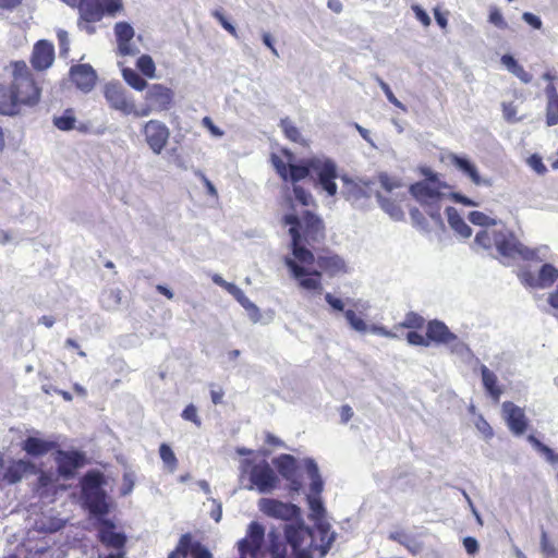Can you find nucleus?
Returning <instances> with one entry per match:
<instances>
[{
    "label": "nucleus",
    "instance_id": "f257e3e1",
    "mask_svg": "<svg viewBox=\"0 0 558 558\" xmlns=\"http://www.w3.org/2000/svg\"><path fill=\"white\" fill-rule=\"evenodd\" d=\"M475 243L485 250L495 247L505 259L543 260L546 257L547 246L529 248L522 244L512 231L482 230L475 235Z\"/></svg>",
    "mask_w": 558,
    "mask_h": 558
},
{
    "label": "nucleus",
    "instance_id": "f03ea898",
    "mask_svg": "<svg viewBox=\"0 0 558 558\" xmlns=\"http://www.w3.org/2000/svg\"><path fill=\"white\" fill-rule=\"evenodd\" d=\"M310 174L318 178L319 185L328 195L336 194L337 185L333 180L337 178V168L330 159L314 157L306 165H289L288 178L292 182H298Z\"/></svg>",
    "mask_w": 558,
    "mask_h": 558
},
{
    "label": "nucleus",
    "instance_id": "7ed1b4c3",
    "mask_svg": "<svg viewBox=\"0 0 558 558\" xmlns=\"http://www.w3.org/2000/svg\"><path fill=\"white\" fill-rule=\"evenodd\" d=\"M20 112L23 107H35L40 101L41 89L36 84L33 74L25 62L13 64L12 82L10 84Z\"/></svg>",
    "mask_w": 558,
    "mask_h": 558
},
{
    "label": "nucleus",
    "instance_id": "20e7f679",
    "mask_svg": "<svg viewBox=\"0 0 558 558\" xmlns=\"http://www.w3.org/2000/svg\"><path fill=\"white\" fill-rule=\"evenodd\" d=\"M286 538L290 546L293 549L296 558H313L314 551H319L322 554L320 548V537L317 532V527L315 530H311L305 526L303 523L298 524H287L284 527Z\"/></svg>",
    "mask_w": 558,
    "mask_h": 558
},
{
    "label": "nucleus",
    "instance_id": "39448f33",
    "mask_svg": "<svg viewBox=\"0 0 558 558\" xmlns=\"http://www.w3.org/2000/svg\"><path fill=\"white\" fill-rule=\"evenodd\" d=\"M409 191L435 225L440 229H445V222L440 213L441 201L445 194L439 191V186H432L429 182H416L410 185Z\"/></svg>",
    "mask_w": 558,
    "mask_h": 558
},
{
    "label": "nucleus",
    "instance_id": "423d86ee",
    "mask_svg": "<svg viewBox=\"0 0 558 558\" xmlns=\"http://www.w3.org/2000/svg\"><path fill=\"white\" fill-rule=\"evenodd\" d=\"M102 477L98 473H87L83 481V497L88 509L94 514H106L109 507L106 493L101 488Z\"/></svg>",
    "mask_w": 558,
    "mask_h": 558
},
{
    "label": "nucleus",
    "instance_id": "0eeeda50",
    "mask_svg": "<svg viewBox=\"0 0 558 558\" xmlns=\"http://www.w3.org/2000/svg\"><path fill=\"white\" fill-rule=\"evenodd\" d=\"M307 502L311 509V518L316 521L317 532L322 544V556H325L331 547V544L336 539V533L330 531L328 523L323 521L324 507L319 496L307 495Z\"/></svg>",
    "mask_w": 558,
    "mask_h": 558
},
{
    "label": "nucleus",
    "instance_id": "6e6552de",
    "mask_svg": "<svg viewBox=\"0 0 558 558\" xmlns=\"http://www.w3.org/2000/svg\"><path fill=\"white\" fill-rule=\"evenodd\" d=\"M142 133L145 142L155 155H160L167 146L170 130L159 120H149L143 124Z\"/></svg>",
    "mask_w": 558,
    "mask_h": 558
},
{
    "label": "nucleus",
    "instance_id": "1a4fd4ad",
    "mask_svg": "<svg viewBox=\"0 0 558 558\" xmlns=\"http://www.w3.org/2000/svg\"><path fill=\"white\" fill-rule=\"evenodd\" d=\"M104 96L108 106L123 116L134 112V99L120 83H108L104 87Z\"/></svg>",
    "mask_w": 558,
    "mask_h": 558
},
{
    "label": "nucleus",
    "instance_id": "9d476101",
    "mask_svg": "<svg viewBox=\"0 0 558 558\" xmlns=\"http://www.w3.org/2000/svg\"><path fill=\"white\" fill-rule=\"evenodd\" d=\"M250 481L248 489L256 487L260 494H269L276 488L278 478L269 463L262 461L253 465L250 471Z\"/></svg>",
    "mask_w": 558,
    "mask_h": 558
},
{
    "label": "nucleus",
    "instance_id": "9b49d317",
    "mask_svg": "<svg viewBox=\"0 0 558 558\" xmlns=\"http://www.w3.org/2000/svg\"><path fill=\"white\" fill-rule=\"evenodd\" d=\"M264 526L258 522H251L246 536L238 543L240 558H246L247 556L256 557L264 543Z\"/></svg>",
    "mask_w": 558,
    "mask_h": 558
},
{
    "label": "nucleus",
    "instance_id": "f8f14e48",
    "mask_svg": "<svg viewBox=\"0 0 558 558\" xmlns=\"http://www.w3.org/2000/svg\"><path fill=\"white\" fill-rule=\"evenodd\" d=\"M522 283L531 288L545 289L550 287L558 278V269L551 264H544L537 274L531 270H522L519 274Z\"/></svg>",
    "mask_w": 558,
    "mask_h": 558
},
{
    "label": "nucleus",
    "instance_id": "ddd939ff",
    "mask_svg": "<svg viewBox=\"0 0 558 558\" xmlns=\"http://www.w3.org/2000/svg\"><path fill=\"white\" fill-rule=\"evenodd\" d=\"M502 417L514 436H522L529 426V418L524 409L511 401H505L501 405Z\"/></svg>",
    "mask_w": 558,
    "mask_h": 558
},
{
    "label": "nucleus",
    "instance_id": "4468645a",
    "mask_svg": "<svg viewBox=\"0 0 558 558\" xmlns=\"http://www.w3.org/2000/svg\"><path fill=\"white\" fill-rule=\"evenodd\" d=\"M259 509L268 517L284 521L298 518L300 513V509L295 505L269 498H263L259 500Z\"/></svg>",
    "mask_w": 558,
    "mask_h": 558
},
{
    "label": "nucleus",
    "instance_id": "2eb2a0df",
    "mask_svg": "<svg viewBox=\"0 0 558 558\" xmlns=\"http://www.w3.org/2000/svg\"><path fill=\"white\" fill-rule=\"evenodd\" d=\"M174 93L162 84H153L147 87L145 101L157 112L167 111L171 108Z\"/></svg>",
    "mask_w": 558,
    "mask_h": 558
},
{
    "label": "nucleus",
    "instance_id": "dca6fc26",
    "mask_svg": "<svg viewBox=\"0 0 558 558\" xmlns=\"http://www.w3.org/2000/svg\"><path fill=\"white\" fill-rule=\"evenodd\" d=\"M286 266L290 269L292 276L299 280V284L308 291L320 290V274L318 271L310 272L304 267H301L291 257L284 258Z\"/></svg>",
    "mask_w": 558,
    "mask_h": 558
},
{
    "label": "nucleus",
    "instance_id": "f3484780",
    "mask_svg": "<svg viewBox=\"0 0 558 558\" xmlns=\"http://www.w3.org/2000/svg\"><path fill=\"white\" fill-rule=\"evenodd\" d=\"M58 470L63 478H71L85 464V456L78 451H59L56 457Z\"/></svg>",
    "mask_w": 558,
    "mask_h": 558
},
{
    "label": "nucleus",
    "instance_id": "a211bd4d",
    "mask_svg": "<svg viewBox=\"0 0 558 558\" xmlns=\"http://www.w3.org/2000/svg\"><path fill=\"white\" fill-rule=\"evenodd\" d=\"M114 34L118 41V50L122 56H135L140 52L137 46L132 43L134 37L133 27L125 22H119L114 26Z\"/></svg>",
    "mask_w": 558,
    "mask_h": 558
},
{
    "label": "nucleus",
    "instance_id": "6ab92c4d",
    "mask_svg": "<svg viewBox=\"0 0 558 558\" xmlns=\"http://www.w3.org/2000/svg\"><path fill=\"white\" fill-rule=\"evenodd\" d=\"M72 82L84 93L90 92L97 80V74L89 64L73 65L70 70Z\"/></svg>",
    "mask_w": 558,
    "mask_h": 558
},
{
    "label": "nucleus",
    "instance_id": "aec40b11",
    "mask_svg": "<svg viewBox=\"0 0 558 558\" xmlns=\"http://www.w3.org/2000/svg\"><path fill=\"white\" fill-rule=\"evenodd\" d=\"M54 60L53 45L45 39L37 41L33 48L32 65L38 71H43L51 66Z\"/></svg>",
    "mask_w": 558,
    "mask_h": 558
},
{
    "label": "nucleus",
    "instance_id": "412c9836",
    "mask_svg": "<svg viewBox=\"0 0 558 558\" xmlns=\"http://www.w3.org/2000/svg\"><path fill=\"white\" fill-rule=\"evenodd\" d=\"M448 159L452 166L465 174L475 185H492L489 179H483L480 175L476 166L466 156L450 154Z\"/></svg>",
    "mask_w": 558,
    "mask_h": 558
},
{
    "label": "nucleus",
    "instance_id": "4be33fe9",
    "mask_svg": "<svg viewBox=\"0 0 558 558\" xmlns=\"http://www.w3.org/2000/svg\"><path fill=\"white\" fill-rule=\"evenodd\" d=\"M192 550L193 558H213L209 550L199 544L192 545V539L189 534L181 536L179 545L168 558H186L187 551Z\"/></svg>",
    "mask_w": 558,
    "mask_h": 558
},
{
    "label": "nucleus",
    "instance_id": "5701e85b",
    "mask_svg": "<svg viewBox=\"0 0 558 558\" xmlns=\"http://www.w3.org/2000/svg\"><path fill=\"white\" fill-rule=\"evenodd\" d=\"M426 336L430 341L440 344H449L450 340H456V333L451 332L445 323L437 319L427 324Z\"/></svg>",
    "mask_w": 558,
    "mask_h": 558
},
{
    "label": "nucleus",
    "instance_id": "b1692460",
    "mask_svg": "<svg viewBox=\"0 0 558 558\" xmlns=\"http://www.w3.org/2000/svg\"><path fill=\"white\" fill-rule=\"evenodd\" d=\"M351 328L360 333H373L385 338H395L396 333L386 329L384 326L375 324H367L362 318L357 317L353 310H351Z\"/></svg>",
    "mask_w": 558,
    "mask_h": 558
},
{
    "label": "nucleus",
    "instance_id": "393cba45",
    "mask_svg": "<svg viewBox=\"0 0 558 558\" xmlns=\"http://www.w3.org/2000/svg\"><path fill=\"white\" fill-rule=\"evenodd\" d=\"M76 7L83 22H98L105 13V9L99 0H80Z\"/></svg>",
    "mask_w": 558,
    "mask_h": 558
},
{
    "label": "nucleus",
    "instance_id": "a878e982",
    "mask_svg": "<svg viewBox=\"0 0 558 558\" xmlns=\"http://www.w3.org/2000/svg\"><path fill=\"white\" fill-rule=\"evenodd\" d=\"M480 371L484 389L495 402H498L502 395V390L498 386V378L496 374L484 364L480 366Z\"/></svg>",
    "mask_w": 558,
    "mask_h": 558
},
{
    "label": "nucleus",
    "instance_id": "bb28decb",
    "mask_svg": "<svg viewBox=\"0 0 558 558\" xmlns=\"http://www.w3.org/2000/svg\"><path fill=\"white\" fill-rule=\"evenodd\" d=\"M20 113L11 86L0 83V114L14 117Z\"/></svg>",
    "mask_w": 558,
    "mask_h": 558
},
{
    "label": "nucleus",
    "instance_id": "cd10ccee",
    "mask_svg": "<svg viewBox=\"0 0 558 558\" xmlns=\"http://www.w3.org/2000/svg\"><path fill=\"white\" fill-rule=\"evenodd\" d=\"M447 219L450 228L461 238L468 239L472 234V229L466 225L454 207L446 208Z\"/></svg>",
    "mask_w": 558,
    "mask_h": 558
},
{
    "label": "nucleus",
    "instance_id": "c85d7f7f",
    "mask_svg": "<svg viewBox=\"0 0 558 558\" xmlns=\"http://www.w3.org/2000/svg\"><path fill=\"white\" fill-rule=\"evenodd\" d=\"M113 524L106 520L102 522V529L99 532L100 539L104 544H107L113 548H121L125 543V536L121 533L114 532Z\"/></svg>",
    "mask_w": 558,
    "mask_h": 558
},
{
    "label": "nucleus",
    "instance_id": "c756f323",
    "mask_svg": "<svg viewBox=\"0 0 558 558\" xmlns=\"http://www.w3.org/2000/svg\"><path fill=\"white\" fill-rule=\"evenodd\" d=\"M290 235L292 238V253L295 259L303 264H310L313 262L314 256L311 251L300 245L301 235L295 228H290Z\"/></svg>",
    "mask_w": 558,
    "mask_h": 558
},
{
    "label": "nucleus",
    "instance_id": "7c9ffc66",
    "mask_svg": "<svg viewBox=\"0 0 558 558\" xmlns=\"http://www.w3.org/2000/svg\"><path fill=\"white\" fill-rule=\"evenodd\" d=\"M53 442L37 437H28L23 442V449L32 456H43L50 451Z\"/></svg>",
    "mask_w": 558,
    "mask_h": 558
},
{
    "label": "nucleus",
    "instance_id": "2f4dec72",
    "mask_svg": "<svg viewBox=\"0 0 558 558\" xmlns=\"http://www.w3.org/2000/svg\"><path fill=\"white\" fill-rule=\"evenodd\" d=\"M377 201L380 205V208L389 215V217L396 221H400L404 218V213L400 207L397 199H392L389 197H384L381 194L377 193Z\"/></svg>",
    "mask_w": 558,
    "mask_h": 558
},
{
    "label": "nucleus",
    "instance_id": "473e14b6",
    "mask_svg": "<svg viewBox=\"0 0 558 558\" xmlns=\"http://www.w3.org/2000/svg\"><path fill=\"white\" fill-rule=\"evenodd\" d=\"M305 468H306V471L311 478V485H310L311 493L308 495L319 496V494L323 490L324 483L319 475L318 466L314 460L306 459Z\"/></svg>",
    "mask_w": 558,
    "mask_h": 558
},
{
    "label": "nucleus",
    "instance_id": "72a5a7b5",
    "mask_svg": "<svg viewBox=\"0 0 558 558\" xmlns=\"http://www.w3.org/2000/svg\"><path fill=\"white\" fill-rule=\"evenodd\" d=\"M76 118L73 109H66L61 116H54L52 119L53 125L60 131H71L77 129L83 131L82 126L75 125Z\"/></svg>",
    "mask_w": 558,
    "mask_h": 558
},
{
    "label": "nucleus",
    "instance_id": "f704fd0d",
    "mask_svg": "<svg viewBox=\"0 0 558 558\" xmlns=\"http://www.w3.org/2000/svg\"><path fill=\"white\" fill-rule=\"evenodd\" d=\"M29 463L24 460L13 461L7 469L4 474V480L10 484H14L23 477V475L28 471Z\"/></svg>",
    "mask_w": 558,
    "mask_h": 558
},
{
    "label": "nucleus",
    "instance_id": "c9c22d12",
    "mask_svg": "<svg viewBox=\"0 0 558 558\" xmlns=\"http://www.w3.org/2000/svg\"><path fill=\"white\" fill-rule=\"evenodd\" d=\"M274 463L277 465L279 473L287 480H290L295 472L296 460L293 456L290 454H281L277 459L274 460Z\"/></svg>",
    "mask_w": 558,
    "mask_h": 558
},
{
    "label": "nucleus",
    "instance_id": "e433bc0d",
    "mask_svg": "<svg viewBox=\"0 0 558 558\" xmlns=\"http://www.w3.org/2000/svg\"><path fill=\"white\" fill-rule=\"evenodd\" d=\"M527 441L532 445V447L537 450L542 456H544L545 460L555 465L558 463V453H555L551 448L547 445L543 444L539 439H537L534 435L527 436Z\"/></svg>",
    "mask_w": 558,
    "mask_h": 558
},
{
    "label": "nucleus",
    "instance_id": "4c0bfd02",
    "mask_svg": "<svg viewBox=\"0 0 558 558\" xmlns=\"http://www.w3.org/2000/svg\"><path fill=\"white\" fill-rule=\"evenodd\" d=\"M301 227H304L310 235L317 236L323 230V222L311 211H305L301 221Z\"/></svg>",
    "mask_w": 558,
    "mask_h": 558
},
{
    "label": "nucleus",
    "instance_id": "58836bf2",
    "mask_svg": "<svg viewBox=\"0 0 558 558\" xmlns=\"http://www.w3.org/2000/svg\"><path fill=\"white\" fill-rule=\"evenodd\" d=\"M122 301V291L120 289H110L101 295V305L108 311H116Z\"/></svg>",
    "mask_w": 558,
    "mask_h": 558
},
{
    "label": "nucleus",
    "instance_id": "ea45409f",
    "mask_svg": "<svg viewBox=\"0 0 558 558\" xmlns=\"http://www.w3.org/2000/svg\"><path fill=\"white\" fill-rule=\"evenodd\" d=\"M122 75L124 81L136 90H143L148 87L147 82L133 69H123Z\"/></svg>",
    "mask_w": 558,
    "mask_h": 558
},
{
    "label": "nucleus",
    "instance_id": "a19ab883",
    "mask_svg": "<svg viewBox=\"0 0 558 558\" xmlns=\"http://www.w3.org/2000/svg\"><path fill=\"white\" fill-rule=\"evenodd\" d=\"M280 128L282 129L284 135L292 142L304 144L305 141L299 131V129L292 123L289 118L282 119L280 121Z\"/></svg>",
    "mask_w": 558,
    "mask_h": 558
},
{
    "label": "nucleus",
    "instance_id": "79ce46f5",
    "mask_svg": "<svg viewBox=\"0 0 558 558\" xmlns=\"http://www.w3.org/2000/svg\"><path fill=\"white\" fill-rule=\"evenodd\" d=\"M136 64H137V68L140 69V71L145 76H147V77L155 76L156 66H155V63H154L151 57H149L147 54H143L138 58Z\"/></svg>",
    "mask_w": 558,
    "mask_h": 558
},
{
    "label": "nucleus",
    "instance_id": "37998d69",
    "mask_svg": "<svg viewBox=\"0 0 558 558\" xmlns=\"http://www.w3.org/2000/svg\"><path fill=\"white\" fill-rule=\"evenodd\" d=\"M375 81L378 83L379 87L381 88V90L385 93L388 101L390 104H392L393 106H396L397 108L401 109L402 111H407V107L397 99V97L395 96V94L392 93L391 88L389 87V85L383 81L379 76H376L375 77Z\"/></svg>",
    "mask_w": 558,
    "mask_h": 558
},
{
    "label": "nucleus",
    "instance_id": "c03bdc74",
    "mask_svg": "<svg viewBox=\"0 0 558 558\" xmlns=\"http://www.w3.org/2000/svg\"><path fill=\"white\" fill-rule=\"evenodd\" d=\"M450 351L459 356H468L472 355V351L466 343L458 338L456 335V340H450L449 344H447Z\"/></svg>",
    "mask_w": 558,
    "mask_h": 558
},
{
    "label": "nucleus",
    "instance_id": "a18cd8bd",
    "mask_svg": "<svg viewBox=\"0 0 558 558\" xmlns=\"http://www.w3.org/2000/svg\"><path fill=\"white\" fill-rule=\"evenodd\" d=\"M469 220L473 225L483 226V227L495 226L496 225V220L495 219L488 217L487 215H485L482 211H471L469 214Z\"/></svg>",
    "mask_w": 558,
    "mask_h": 558
},
{
    "label": "nucleus",
    "instance_id": "49530a36",
    "mask_svg": "<svg viewBox=\"0 0 558 558\" xmlns=\"http://www.w3.org/2000/svg\"><path fill=\"white\" fill-rule=\"evenodd\" d=\"M410 218L414 227L422 231H428V222L420 209L411 208Z\"/></svg>",
    "mask_w": 558,
    "mask_h": 558
},
{
    "label": "nucleus",
    "instance_id": "de8ad7c7",
    "mask_svg": "<svg viewBox=\"0 0 558 558\" xmlns=\"http://www.w3.org/2000/svg\"><path fill=\"white\" fill-rule=\"evenodd\" d=\"M159 453L163 463L171 466V471H173L177 465V458L172 449L168 445L162 444L159 448Z\"/></svg>",
    "mask_w": 558,
    "mask_h": 558
},
{
    "label": "nucleus",
    "instance_id": "09e8293b",
    "mask_svg": "<svg viewBox=\"0 0 558 558\" xmlns=\"http://www.w3.org/2000/svg\"><path fill=\"white\" fill-rule=\"evenodd\" d=\"M236 298V300L242 304V306L244 308H246L247 311H250L251 313V317L254 322H257L259 319V311H258V307L253 303L251 302L243 293V291L241 290V294H236L234 295Z\"/></svg>",
    "mask_w": 558,
    "mask_h": 558
},
{
    "label": "nucleus",
    "instance_id": "8fccbe9b",
    "mask_svg": "<svg viewBox=\"0 0 558 558\" xmlns=\"http://www.w3.org/2000/svg\"><path fill=\"white\" fill-rule=\"evenodd\" d=\"M379 182L383 189H385V191H387L388 193H391L393 190L402 186L400 180L391 178L386 173H381L379 175Z\"/></svg>",
    "mask_w": 558,
    "mask_h": 558
},
{
    "label": "nucleus",
    "instance_id": "3c124183",
    "mask_svg": "<svg viewBox=\"0 0 558 558\" xmlns=\"http://www.w3.org/2000/svg\"><path fill=\"white\" fill-rule=\"evenodd\" d=\"M57 38L59 43L60 56L65 57L70 50L69 33L60 28L57 31Z\"/></svg>",
    "mask_w": 558,
    "mask_h": 558
},
{
    "label": "nucleus",
    "instance_id": "603ef678",
    "mask_svg": "<svg viewBox=\"0 0 558 558\" xmlns=\"http://www.w3.org/2000/svg\"><path fill=\"white\" fill-rule=\"evenodd\" d=\"M488 21L499 29H506L508 27V23L505 21L500 10L497 8L490 9Z\"/></svg>",
    "mask_w": 558,
    "mask_h": 558
},
{
    "label": "nucleus",
    "instance_id": "864d4df0",
    "mask_svg": "<svg viewBox=\"0 0 558 558\" xmlns=\"http://www.w3.org/2000/svg\"><path fill=\"white\" fill-rule=\"evenodd\" d=\"M213 281L216 284L225 288L232 295L241 294V289L238 286H235L234 283L227 282L220 275H214Z\"/></svg>",
    "mask_w": 558,
    "mask_h": 558
},
{
    "label": "nucleus",
    "instance_id": "5fc2aeb1",
    "mask_svg": "<svg viewBox=\"0 0 558 558\" xmlns=\"http://www.w3.org/2000/svg\"><path fill=\"white\" fill-rule=\"evenodd\" d=\"M527 165L537 173L544 174L547 171L546 166L544 165L542 158L534 154L529 157Z\"/></svg>",
    "mask_w": 558,
    "mask_h": 558
},
{
    "label": "nucleus",
    "instance_id": "6e6d98bb",
    "mask_svg": "<svg viewBox=\"0 0 558 558\" xmlns=\"http://www.w3.org/2000/svg\"><path fill=\"white\" fill-rule=\"evenodd\" d=\"M295 198L304 206H310L313 203V197L303 187L294 185L293 187Z\"/></svg>",
    "mask_w": 558,
    "mask_h": 558
},
{
    "label": "nucleus",
    "instance_id": "4d7b16f0",
    "mask_svg": "<svg viewBox=\"0 0 558 558\" xmlns=\"http://www.w3.org/2000/svg\"><path fill=\"white\" fill-rule=\"evenodd\" d=\"M182 417L186 421H191L193 422L194 424H196L197 426H201V420L197 415V409L193 405V404H190L187 405L183 412H182Z\"/></svg>",
    "mask_w": 558,
    "mask_h": 558
},
{
    "label": "nucleus",
    "instance_id": "13d9d810",
    "mask_svg": "<svg viewBox=\"0 0 558 558\" xmlns=\"http://www.w3.org/2000/svg\"><path fill=\"white\" fill-rule=\"evenodd\" d=\"M135 480L132 473H125L123 475V483L121 487V494L123 496L130 495L134 488Z\"/></svg>",
    "mask_w": 558,
    "mask_h": 558
},
{
    "label": "nucleus",
    "instance_id": "bf43d9fd",
    "mask_svg": "<svg viewBox=\"0 0 558 558\" xmlns=\"http://www.w3.org/2000/svg\"><path fill=\"white\" fill-rule=\"evenodd\" d=\"M424 323V319L422 316L410 313L407 315L405 320L403 323V326L407 328H420Z\"/></svg>",
    "mask_w": 558,
    "mask_h": 558
},
{
    "label": "nucleus",
    "instance_id": "052dcab7",
    "mask_svg": "<svg viewBox=\"0 0 558 558\" xmlns=\"http://www.w3.org/2000/svg\"><path fill=\"white\" fill-rule=\"evenodd\" d=\"M546 123L548 126L558 124V105H547Z\"/></svg>",
    "mask_w": 558,
    "mask_h": 558
},
{
    "label": "nucleus",
    "instance_id": "680f3d73",
    "mask_svg": "<svg viewBox=\"0 0 558 558\" xmlns=\"http://www.w3.org/2000/svg\"><path fill=\"white\" fill-rule=\"evenodd\" d=\"M202 124L210 132V134L215 137H222L225 132L216 126L213 120L209 117H205L202 120Z\"/></svg>",
    "mask_w": 558,
    "mask_h": 558
},
{
    "label": "nucleus",
    "instance_id": "e2e57ef3",
    "mask_svg": "<svg viewBox=\"0 0 558 558\" xmlns=\"http://www.w3.org/2000/svg\"><path fill=\"white\" fill-rule=\"evenodd\" d=\"M214 16L220 22L221 26L229 32L232 36L236 37L235 27L225 17L220 11H215Z\"/></svg>",
    "mask_w": 558,
    "mask_h": 558
},
{
    "label": "nucleus",
    "instance_id": "0e129e2a",
    "mask_svg": "<svg viewBox=\"0 0 558 558\" xmlns=\"http://www.w3.org/2000/svg\"><path fill=\"white\" fill-rule=\"evenodd\" d=\"M412 10L413 12L415 13V17L424 25V26H428L430 24V17L429 15L427 14V12L421 8L420 5L417 4H414L412 5Z\"/></svg>",
    "mask_w": 558,
    "mask_h": 558
},
{
    "label": "nucleus",
    "instance_id": "69168bd1",
    "mask_svg": "<svg viewBox=\"0 0 558 558\" xmlns=\"http://www.w3.org/2000/svg\"><path fill=\"white\" fill-rule=\"evenodd\" d=\"M522 19L525 23L531 25L533 28H535V29L542 28L543 23H542V20L537 15H535L531 12H524L522 15Z\"/></svg>",
    "mask_w": 558,
    "mask_h": 558
},
{
    "label": "nucleus",
    "instance_id": "338daca9",
    "mask_svg": "<svg viewBox=\"0 0 558 558\" xmlns=\"http://www.w3.org/2000/svg\"><path fill=\"white\" fill-rule=\"evenodd\" d=\"M511 74L517 76L522 83L529 84L532 81V75L527 73L522 65H518L511 71Z\"/></svg>",
    "mask_w": 558,
    "mask_h": 558
},
{
    "label": "nucleus",
    "instance_id": "774afa93",
    "mask_svg": "<svg viewBox=\"0 0 558 558\" xmlns=\"http://www.w3.org/2000/svg\"><path fill=\"white\" fill-rule=\"evenodd\" d=\"M545 94L547 96V105H558V92L554 84H548L545 88Z\"/></svg>",
    "mask_w": 558,
    "mask_h": 558
}]
</instances>
